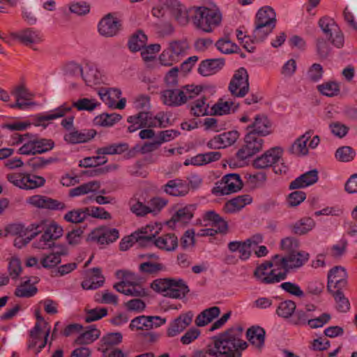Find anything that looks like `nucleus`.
Segmentation results:
<instances>
[{"label": "nucleus", "instance_id": "1", "mask_svg": "<svg viewBox=\"0 0 357 357\" xmlns=\"http://www.w3.org/2000/svg\"><path fill=\"white\" fill-rule=\"evenodd\" d=\"M207 353L213 357H241L248 344L242 340V329H231L214 336L207 344Z\"/></svg>", "mask_w": 357, "mask_h": 357}, {"label": "nucleus", "instance_id": "2", "mask_svg": "<svg viewBox=\"0 0 357 357\" xmlns=\"http://www.w3.org/2000/svg\"><path fill=\"white\" fill-rule=\"evenodd\" d=\"M192 10V23L196 29L210 33L221 26L223 16L216 5L194 6Z\"/></svg>", "mask_w": 357, "mask_h": 357}, {"label": "nucleus", "instance_id": "3", "mask_svg": "<svg viewBox=\"0 0 357 357\" xmlns=\"http://www.w3.org/2000/svg\"><path fill=\"white\" fill-rule=\"evenodd\" d=\"M99 105L100 103L95 98H82L73 101L72 105L64 103L54 109L40 114L37 117L38 122L37 125H40L43 121H52L63 117L70 112L73 107L76 108L78 111L92 112Z\"/></svg>", "mask_w": 357, "mask_h": 357}, {"label": "nucleus", "instance_id": "4", "mask_svg": "<svg viewBox=\"0 0 357 357\" xmlns=\"http://www.w3.org/2000/svg\"><path fill=\"white\" fill-rule=\"evenodd\" d=\"M264 144V139L255 135L253 132H248L245 136L244 144L237 151L235 158L229 160L228 164L231 168L243 167L246 160L259 152Z\"/></svg>", "mask_w": 357, "mask_h": 357}, {"label": "nucleus", "instance_id": "5", "mask_svg": "<svg viewBox=\"0 0 357 357\" xmlns=\"http://www.w3.org/2000/svg\"><path fill=\"white\" fill-rule=\"evenodd\" d=\"M254 277L259 283L265 284L278 283L286 278L285 271L282 269L275 255L270 261L258 265L254 271Z\"/></svg>", "mask_w": 357, "mask_h": 357}, {"label": "nucleus", "instance_id": "6", "mask_svg": "<svg viewBox=\"0 0 357 357\" xmlns=\"http://www.w3.org/2000/svg\"><path fill=\"white\" fill-rule=\"evenodd\" d=\"M116 276L119 282L114 285L119 292L126 296H142L146 294L144 289L140 286V279L135 273L129 270H119Z\"/></svg>", "mask_w": 357, "mask_h": 357}, {"label": "nucleus", "instance_id": "7", "mask_svg": "<svg viewBox=\"0 0 357 357\" xmlns=\"http://www.w3.org/2000/svg\"><path fill=\"white\" fill-rule=\"evenodd\" d=\"M28 135H19L13 145L22 144L19 148L17 153L21 155H29L38 153H43L52 150L54 143L51 139H27Z\"/></svg>", "mask_w": 357, "mask_h": 357}, {"label": "nucleus", "instance_id": "8", "mask_svg": "<svg viewBox=\"0 0 357 357\" xmlns=\"http://www.w3.org/2000/svg\"><path fill=\"white\" fill-rule=\"evenodd\" d=\"M151 287L155 291L172 298H182L189 291L188 287L182 280L159 279L155 280Z\"/></svg>", "mask_w": 357, "mask_h": 357}, {"label": "nucleus", "instance_id": "9", "mask_svg": "<svg viewBox=\"0 0 357 357\" xmlns=\"http://www.w3.org/2000/svg\"><path fill=\"white\" fill-rule=\"evenodd\" d=\"M51 326L50 324H35L29 331L27 346L29 349L35 348L38 345L36 354L40 353L47 343L50 336Z\"/></svg>", "mask_w": 357, "mask_h": 357}, {"label": "nucleus", "instance_id": "10", "mask_svg": "<svg viewBox=\"0 0 357 357\" xmlns=\"http://www.w3.org/2000/svg\"><path fill=\"white\" fill-rule=\"evenodd\" d=\"M279 264L284 271L285 277L290 271L302 267L309 259V254L305 251H295L286 256L275 255Z\"/></svg>", "mask_w": 357, "mask_h": 357}, {"label": "nucleus", "instance_id": "11", "mask_svg": "<svg viewBox=\"0 0 357 357\" xmlns=\"http://www.w3.org/2000/svg\"><path fill=\"white\" fill-rule=\"evenodd\" d=\"M203 220L206 222V225L210 226V227L200 229L197 233V236H213L218 233L226 231L227 229L226 222L213 211L205 213L203 216Z\"/></svg>", "mask_w": 357, "mask_h": 357}, {"label": "nucleus", "instance_id": "12", "mask_svg": "<svg viewBox=\"0 0 357 357\" xmlns=\"http://www.w3.org/2000/svg\"><path fill=\"white\" fill-rule=\"evenodd\" d=\"M243 187V182L238 174H228L216 183L212 192L218 196L229 195L239 191Z\"/></svg>", "mask_w": 357, "mask_h": 357}, {"label": "nucleus", "instance_id": "13", "mask_svg": "<svg viewBox=\"0 0 357 357\" xmlns=\"http://www.w3.org/2000/svg\"><path fill=\"white\" fill-rule=\"evenodd\" d=\"M7 178L15 186L24 190L40 188L45 183V179L42 176L24 173L9 174Z\"/></svg>", "mask_w": 357, "mask_h": 357}, {"label": "nucleus", "instance_id": "14", "mask_svg": "<svg viewBox=\"0 0 357 357\" xmlns=\"http://www.w3.org/2000/svg\"><path fill=\"white\" fill-rule=\"evenodd\" d=\"M185 50V44L178 41H172L158 57L160 64L169 67L178 62L184 55Z\"/></svg>", "mask_w": 357, "mask_h": 357}, {"label": "nucleus", "instance_id": "15", "mask_svg": "<svg viewBox=\"0 0 357 357\" xmlns=\"http://www.w3.org/2000/svg\"><path fill=\"white\" fill-rule=\"evenodd\" d=\"M319 24L331 43L337 48H341L344 43V36L334 20L324 17L320 19Z\"/></svg>", "mask_w": 357, "mask_h": 357}, {"label": "nucleus", "instance_id": "16", "mask_svg": "<svg viewBox=\"0 0 357 357\" xmlns=\"http://www.w3.org/2000/svg\"><path fill=\"white\" fill-rule=\"evenodd\" d=\"M229 91L237 98L244 97L249 91L248 74L244 68L235 71L229 84Z\"/></svg>", "mask_w": 357, "mask_h": 357}, {"label": "nucleus", "instance_id": "17", "mask_svg": "<svg viewBox=\"0 0 357 357\" xmlns=\"http://www.w3.org/2000/svg\"><path fill=\"white\" fill-rule=\"evenodd\" d=\"M284 149L280 146H275L266 150L263 154L257 157L252 162V166L257 169H264L273 167L282 160Z\"/></svg>", "mask_w": 357, "mask_h": 357}, {"label": "nucleus", "instance_id": "18", "mask_svg": "<svg viewBox=\"0 0 357 357\" xmlns=\"http://www.w3.org/2000/svg\"><path fill=\"white\" fill-rule=\"evenodd\" d=\"M121 28V21L114 13L105 15L98 24V33L107 38L116 36Z\"/></svg>", "mask_w": 357, "mask_h": 357}, {"label": "nucleus", "instance_id": "19", "mask_svg": "<svg viewBox=\"0 0 357 357\" xmlns=\"http://www.w3.org/2000/svg\"><path fill=\"white\" fill-rule=\"evenodd\" d=\"M26 203L29 206L36 208L59 211L66 208V205L63 202L40 195L28 197L26 199Z\"/></svg>", "mask_w": 357, "mask_h": 357}, {"label": "nucleus", "instance_id": "20", "mask_svg": "<svg viewBox=\"0 0 357 357\" xmlns=\"http://www.w3.org/2000/svg\"><path fill=\"white\" fill-rule=\"evenodd\" d=\"M348 283V274L346 269L337 266L331 268L328 273L327 288L331 290H342L346 287Z\"/></svg>", "mask_w": 357, "mask_h": 357}, {"label": "nucleus", "instance_id": "21", "mask_svg": "<svg viewBox=\"0 0 357 357\" xmlns=\"http://www.w3.org/2000/svg\"><path fill=\"white\" fill-rule=\"evenodd\" d=\"M239 133L236 130L225 132L215 135L206 143L210 149H220L233 145L238 139Z\"/></svg>", "mask_w": 357, "mask_h": 357}, {"label": "nucleus", "instance_id": "22", "mask_svg": "<svg viewBox=\"0 0 357 357\" xmlns=\"http://www.w3.org/2000/svg\"><path fill=\"white\" fill-rule=\"evenodd\" d=\"M90 238L100 245L109 244L119 238V231L114 228L100 227L91 232Z\"/></svg>", "mask_w": 357, "mask_h": 357}, {"label": "nucleus", "instance_id": "23", "mask_svg": "<svg viewBox=\"0 0 357 357\" xmlns=\"http://www.w3.org/2000/svg\"><path fill=\"white\" fill-rule=\"evenodd\" d=\"M192 321V314L191 312L181 314L169 324L167 329V337L177 336L191 324Z\"/></svg>", "mask_w": 357, "mask_h": 357}, {"label": "nucleus", "instance_id": "24", "mask_svg": "<svg viewBox=\"0 0 357 357\" xmlns=\"http://www.w3.org/2000/svg\"><path fill=\"white\" fill-rule=\"evenodd\" d=\"M38 234L42 231L45 236L54 241L63 235V228L54 221L42 220L38 224L32 225Z\"/></svg>", "mask_w": 357, "mask_h": 357}, {"label": "nucleus", "instance_id": "25", "mask_svg": "<svg viewBox=\"0 0 357 357\" xmlns=\"http://www.w3.org/2000/svg\"><path fill=\"white\" fill-rule=\"evenodd\" d=\"M169 13H172L178 22L182 25L188 23L190 18L192 20L194 15L193 8H187L181 1H169Z\"/></svg>", "mask_w": 357, "mask_h": 357}, {"label": "nucleus", "instance_id": "26", "mask_svg": "<svg viewBox=\"0 0 357 357\" xmlns=\"http://www.w3.org/2000/svg\"><path fill=\"white\" fill-rule=\"evenodd\" d=\"M181 88L165 89L160 93L161 102L168 107H179L184 105Z\"/></svg>", "mask_w": 357, "mask_h": 357}, {"label": "nucleus", "instance_id": "27", "mask_svg": "<svg viewBox=\"0 0 357 357\" xmlns=\"http://www.w3.org/2000/svg\"><path fill=\"white\" fill-rule=\"evenodd\" d=\"M194 210L193 205L179 208L167 222V225L171 227H176L188 223L193 216Z\"/></svg>", "mask_w": 357, "mask_h": 357}, {"label": "nucleus", "instance_id": "28", "mask_svg": "<svg viewBox=\"0 0 357 357\" xmlns=\"http://www.w3.org/2000/svg\"><path fill=\"white\" fill-rule=\"evenodd\" d=\"M10 36L13 38L18 40L26 45L39 43L43 40V36L40 32L32 28H26L17 32H12Z\"/></svg>", "mask_w": 357, "mask_h": 357}, {"label": "nucleus", "instance_id": "29", "mask_svg": "<svg viewBox=\"0 0 357 357\" xmlns=\"http://www.w3.org/2000/svg\"><path fill=\"white\" fill-rule=\"evenodd\" d=\"M67 254V249L62 245L54 246V250L43 256L40 259V264L45 268H52L57 266L61 261V256Z\"/></svg>", "mask_w": 357, "mask_h": 357}, {"label": "nucleus", "instance_id": "30", "mask_svg": "<svg viewBox=\"0 0 357 357\" xmlns=\"http://www.w3.org/2000/svg\"><path fill=\"white\" fill-rule=\"evenodd\" d=\"M271 123L266 116L257 115L255 121L247 127L248 132H253L257 136H266L271 132Z\"/></svg>", "mask_w": 357, "mask_h": 357}, {"label": "nucleus", "instance_id": "31", "mask_svg": "<svg viewBox=\"0 0 357 357\" xmlns=\"http://www.w3.org/2000/svg\"><path fill=\"white\" fill-rule=\"evenodd\" d=\"M265 335V330L259 326H252L246 331L248 342L258 351H261L264 346Z\"/></svg>", "mask_w": 357, "mask_h": 357}, {"label": "nucleus", "instance_id": "32", "mask_svg": "<svg viewBox=\"0 0 357 357\" xmlns=\"http://www.w3.org/2000/svg\"><path fill=\"white\" fill-rule=\"evenodd\" d=\"M225 66L222 59H210L202 61L198 68V72L204 77L216 74L222 70Z\"/></svg>", "mask_w": 357, "mask_h": 357}, {"label": "nucleus", "instance_id": "33", "mask_svg": "<svg viewBox=\"0 0 357 357\" xmlns=\"http://www.w3.org/2000/svg\"><path fill=\"white\" fill-rule=\"evenodd\" d=\"M221 158V153L219 151H211L204 153H199L190 158L186 159L183 164L185 166H202L208 163L218 161Z\"/></svg>", "mask_w": 357, "mask_h": 357}, {"label": "nucleus", "instance_id": "34", "mask_svg": "<svg viewBox=\"0 0 357 357\" xmlns=\"http://www.w3.org/2000/svg\"><path fill=\"white\" fill-rule=\"evenodd\" d=\"M318 178V172L316 169H312L292 181L289 188L290 190L307 188L317 183Z\"/></svg>", "mask_w": 357, "mask_h": 357}, {"label": "nucleus", "instance_id": "35", "mask_svg": "<svg viewBox=\"0 0 357 357\" xmlns=\"http://www.w3.org/2000/svg\"><path fill=\"white\" fill-rule=\"evenodd\" d=\"M16 98V103L13 107H18L20 109H26L35 104L31 101L32 94L23 86H17L13 92Z\"/></svg>", "mask_w": 357, "mask_h": 357}, {"label": "nucleus", "instance_id": "36", "mask_svg": "<svg viewBox=\"0 0 357 357\" xmlns=\"http://www.w3.org/2000/svg\"><path fill=\"white\" fill-rule=\"evenodd\" d=\"M162 229V225L158 222H151L134 232V236L139 241H151Z\"/></svg>", "mask_w": 357, "mask_h": 357}, {"label": "nucleus", "instance_id": "37", "mask_svg": "<svg viewBox=\"0 0 357 357\" xmlns=\"http://www.w3.org/2000/svg\"><path fill=\"white\" fill-rule=\"evenodd\" d=\"M312 135L313 131L309 130L298 137L290 148L291 153L298 156L307 155L309 153L307 143Z\"/></svg>", "mask_w": 357, "mask_h": 357}, {"label": "nucleus", "instance_id": "38", "mask_svg": "<svg viewBox=\"0 0 357 357\" xmlns=\"http://www.w3.org/2000/svg\"><path fill=\"white\" fill-rule=\"evenodd\" d=\"M189 190L188 184L181 179L170 180L164 186V191L172 196H184Z\"/></svg>", "mask_w": 357, "mask_h": 357}, {"label": "nucleus", "instance_id": "39", "mask_svg": "<svg viewBox=\"0 0 357 357\" xmlns=\"http://www.w3.org/2000/svg\"><path fill=\"white\" fill-rule=\"evenodd\" d=\"M104 278L99 268H93L88 273V277L82 282V287L86 290L96 289L103 284Z\"/></svg>", "mask_w": 357, "mask_h": 357}, {"label": "nucleus", "instance_id": "40", "mask_svg": "<svg viewBox=\"0 0 357 357\" xmlns=\"http://www.w3.org/2000/svg\"><path fill=\"white\" fill-rule=\"evenodd\" d=\"M154 245L162 250L174 251L178 246V238L174 234H164L154 240Z\"/></svg>", "mask_w": 357, "mask_h": 357}, {"label": "nucleus", "instance_id": "41", "mask_svg": "<svg viewBox=\"0 0 357 357\" xmlns=\"http://www.w3.org/2000/svg\"><path fill=\"white\" fill-rule=\"evenodd\" d=\"M190 113L195 116H204L211 114V108L205 96H200L194 100L190 106Z\"/></svg>", "mask_w": 357, "mask_h": 357}, {"label": "nucleus", "instance_id": "42", "mask_svg": "<svg viewBox=\"0 0 357 357\" xmlns=\"http://www.w3.org/2000/svg\"><path fill=\"white\" fill-rule=\"evenodd\" d=\"M11 229V231L17 236L14 239L13 243L14 245L18 248H21L28 244L36 235H38V232H33L29 236H26V229L20 225L12 226Z\"/></svg>", "mask_w": 357, "mask_h": 357}, {"label": "nucleus", "instance_id": "43", "mask_svg": "<svg viewBox=\"0 0 357 357\" xmlns=\"http://www.w3.org/2000/svg\"><path fill=\"white\" fill-rule=\"evenodd\" d=\"M82 77L86 84L90 86L99 84L102 82L101 73L96 67L91 65L84 67Z\"/></svg>", "mask_w": 357, "mask_h": 357}, {"label": "nucleus", "instance_id": "44", "mask_svg": "<svg viewBox=\"0 0 357 357\" xmlns=\"http://www.w3.org/2000/svg\"><path fill=\"white\" fill-rule=\"evenodd\" d=\"M96 133L94 130L73 131L66 134L64 139L67 142L70 144L84 143L93 139Z\"/></svg>", "mask_w": 357, "mask_h": 357}, {"label": "nucleus", "instance_id": "45", "mask_svg": "<svg viewBox=\"0 0 357 357\" xmlns=\"http://www.w3.org/2000/svg\"><path fill=\"white\" fill-rule=\"evenodd\" d=\"M252 202V198L250 195H240L227 202L225 205V210L227 213H234L241 210L245 206L250 204Z\"/></svg>", "mask_w": 357, "mask_h": 357}, {"label": "nucleus", "instance_id": "46", "mask_svg": "<svg viewBox=\"0 0 357 357\" xmlns=\"http://www.w3.org/2000/svg\"><path fill=\"white\" fill-rule=\"evenodd\" d=\"M275 13L271 7H262L257 13L255 24L275 26Z\"/></svg>", "mask_w": 357, "mask_h": 357}, {"label": "nucleus", "instance_id": "47", "mask_svg": "<svg viewBox=\"0 0 357 357\" xmlns=\"http://www.w3.org/2000/svg\"><path fill=\"white\" fill-rule=\"evenodd\" d=\"M98 95L100 99L109 107H113L116 101L120 98L121 91L119 89L101 88L98 90Z\"/></svg>", "mask_w": 357, "mask_h": 357}, {"label": "nucleus", "instance_id": "48", "mask_svg": "<svg viewBox=\"0 0 357 357\" xmlns=\"http://www.w3.org/2000/svg\"><path fill=\"white\" fill-rule=\"evenodd\" d=\"M315 221L311 218H303L291 226L292 233L297 235H305L315 227Z\"/></svg>", "mask_w": 357, "mask_h": 357}, {"label": "nucleus", "instance_id": "49", "mask_svg": "<svg viewBox=\"0 0 357 357\" xmlns=\"http://www.w3.org/2000/svg\"><path fill=\"white\" fill-rule=\"evenodd\" d=\"M220 308L214 306L202 311L196 318L195 324L197 326H204L219 316Z\"/></svg>", "mask_w": 357, "mask_h": 357}, {"label": "nucleus", "instance_id": "50", "mask_svg": "<svg viewBox=\"0 0 357 357\" xmlns=\"http://www.w3.org/2000/svg\"><path fill=\"white\" fill-rule=\"evenodd\" d=\"M122 116L116 113H102L93 119L94 125L100 127H112L121 121Z\"/></svg>", "mask_w": 357, "mask_h": 357}, {"label": "nucleus", "instance_id": "51", "mask_svg": "<svg viewBox=\"0 0 357 357\" xmlns=\"http://www.w3.org/2000/svg\"><path fill=\"white\" fill-rule=\"evenodd\" d=\"M238 107L232 101L220 99L211 107V114L225 115L229 114L231 111L234 112Z\"/></svg>", "mask_w": 357, "mask_h": 357}, {"label": "nucleus", "instance_id": "52", "mask_svg": "<svg viewBox=\"0 0 357 357\" xmlns=\"http://www.w3.org/2000/svg\"><path fill=\"white\" fill-rule=\"evenodd\" d=\"M100 185L97 181H89L83 183L76 188L69 190L68 196L70 197H76L94 192L98 190Z\"/></svg>", "mask_w": 357, "mask_h": 357}, {"label": "nucleus", "instance_id": "53", "mask_svg": "<svg viewBox=\"0 0 357 357\" xmlns=\"http://www.w3.org/2000/svg\"><path fill=\"white\" fill-rule=\"evenodd\" d=\"M329 292L334 298L335 308L338 312H347L350 310V302L342 290H331Z\"/></svg>", "mask_w": 357, "mask_h": 357}, {"label": "nucleus", "instance_id": "54", "mask_svg": "<svg viewBox=\"0 0 357 357\" xmlns=\"http://www.w3.org/2000/svg\"><path fill=\"white\" fill-rule=\"evenodd\" d=\"M229 250L232 252H238L239 258L241 260H247L251 255L250 248H249L246 241H231L228 244Z\"/></svg>", "mask_w": 357, "mask_h": 357}, {"label": "nucleus", "instance_id": "55", "mask_svg": "<svg viewBox=\"0 0 357 357\" xmlns=\"http://www.w3.org/2000/svg\"><path fill=\"white\" fill-rule=\"evenodd\" d=\"M183 93V100L185 104L188 101L199 98L202 96L204 86L202 85L188 84L181 87Z\"/></svg>", "mask_w": 357, "mask_h": 357}, {"label": "nucleus", "instance_id": "56", "mask_svg": "<svg viewBox=\"0 0 357 357\" xmlns=\"http://www.w3.org/2000/svg\"><path fill=\"white\" fill-rule=\"evenodd\" d=\"M128 146L126 143H115L107 144L97 149L96 153L98 155H115L121 154L126 151Z\"/></svg>", "mask_w": 357, "mask_h": 357}, {"label": "nucleus", "instance_id": "57", "mask_svg": "<svg viewBox=\"0 0 357 357\" xmlns=\"http://www.w3.org/2000/svg\"><path fill=\"white\" fill-rule=\"evenodd\" d=\"M100 334L98 329L90 327L79 335L75 340V342L77 344H91L99 337Z\"/></svg>", "mask_w": 357, "mask_h": 357}, {"label": "nucleus", "instance_id": "58", "mask_svg": "<svg viewBox=\"0 0 357 357\" xmlns=\"http://www.w3.org/2000/svg\"><path fill=\"white\" fill-rule=\"evenodd\" d=\"M147 43V36L141 31L133 34L128 41V47L132 52L140 51Z\"/></svg>", "mask_w": 357, "mask_h": 357}, {"label": "nucleus", "instance_id": "59", "mask_svg": "<svg viewBox=\"0 0 357 357\" xmlns=\"http://www.w3.org/2000/svg\"><path fill=\"white\" fill-rule=\"evenodd\" d=\"M275 25L255 24L252 37L256 43L262 42L273 31Z\"/></svg>", "mask_w": 357, "mask_h": 357}, {"label": "nucleus", "instance_id": "60", "mask_svg": "<svg viewBox=\"0 0 357 357\" xmlns=\"http://www.w3.org/2000/svg\"><path fill=\"white\" fill-rule=\"evenodd\" d=\"M317 90L325 96L333 97L339 94L340 86L336 82L328 81L318 85Z\"/></svg>", "mask_w": 357, "mask_h": 357}, {"label": "nucleus", "instance_id": "61", "mask_svg": "<svg viewBox=\"0 0 357 357\" xmlns=\"http://www.w3.org/2000/svg\"><path fill=\"white\" fill-rule=\"evenodd\" d=\"M86 218V208L73 209L68 211L63 216L64 220L70 223H81Z\"/></svg>", "mask_w": 357, "mask_h": 357}, {"label": "nucleus", "instance_id": "62", "mask_svg": "<svg viewBox=\"0 0 357 357\" xmlns=\"http://www.w3.org/2000/svg\"><path fill=\"white\" fill-rule=\"evenodd\" d=\"M130 210L137 216L143 217L149 213L148 205L144 204L136 197H132L128 202Z\"/></svg>", "mask_w": 357, "mask_h": 357}, {"label": "nucleus", "instance_id": "63", "mask_svg": "<svg viewBox=\"0 0 357 357\" xmlns=\"http://www.w3.org/2000/svg\"><path fill=\"white\" fill-rule=\"evenodd\" d=\"M296 310V303L290 300L281 302L277 307L276 313L279 317L289 318Z\"/></svg>", "mask_w": 357, "mask_h": 357}, {"label": "nucleus", "instance_id": "64", "mask_svg": "<svg viewBox=\"0 0 357 357\" xmlns=\"http://www.w3.org/2000/svg\"><path fill=\"white\" fill-rule=\"evenodd\" d=\"M323 73V67L319 63H313L308 68L305 79L310 82H318L322 79Z\"/></svg>", "mask_w": 357, "mask_h": 357}]
</instances>
